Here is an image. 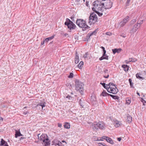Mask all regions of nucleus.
Segmentation results:
<instances>
[{
  "instance_id": "obj_1",
  "label": "nucleus",
  "mask_w": 146,
  "mask_h": 146,
  "mask_svg": "<svg viewBox=\"0 0 146 146\" xmlns=\"http://www.w3.org/2000/svg\"><path fill=\"white\" fill-rule=\"evenodd\" d=\"M101 1L98 0L95 1L93 3V6L92 8L93 11L96 13L99 16H102L103 14L106 15V9L102 7L103 4L100 5Z\"/></svg>"
},
{
  "instance_id": "obj_2",
  "label": "nucleus",
  "mask_w": 146,
  "mask_h": 146,
  "mask_svg": "<svg viewBox=\"0 0 146 146\" xmlns=\"http://www.w3.org/2000/svg\"><path fill=\"white\" fill-rule=\"evenodd\" d=\"M76 23L79 27L82 28V31H83L90 28L87 25L86 21L83 19H77Z\"/></svg>"
},
{
  "instance_id": "obj_3",
  "label": "nucleus",
  "mask_w": 146,
  "mask_h": 146,
  "mask_svg": "<svg viewBox=\"0 0 146 146\" xmlns=\"http://www.w3.org/2000/svg\"><path fill=\"white\" fill-rule=\"evenodd\" d=\"M37 137L40 140L42 141V143L43 145L48 146L50 145V141L47 135L44 134L40 135V134H38L37 135Z\"/></svg>"
},
{
  "instance_id": "obj_4",
  "label": "nucleus",
  "mask_w": 146,
  "mask_h": 146,
  "mask_svg": "<svg viewBox=\"0 0 146 146\" xmlns=\"http://www.w3.org/2000/svg\"><path fill=\"white\" fill-rule=\"evenodd\" d=\"M65 25L67 26L68 28L69 29V31L71 32L72 30L75 29L76 26L72 21L68 18L66 19V21L64 23Z\"/></svg>"
},
{
  "instance_id": "obj_5",
  "label": "nucleus",
  "mask_w": 146,
  "mask_h": 146,
  "mask_svg": "<svg viewBox=\"0 0 146 146\" xmlns=\"http://www.w3.org/2000/svg\"><path fill=\"white\" fill-rule=\"evenodd\" d=\"M75 82L76 90L77 91H78L80 90L82 91L84 86V84L83 83L78 79L75 80Z\"/></svg>"
},
{
  "instance_id": "obj_6",
  "label": "nucleus",
  "mask_w": 146,
  "mask_h": 146,
  "mask_svg": "<svg viewBox=\"0 0 146 146\" xmlns=\"http://www.w3.org/2000/svg\"><path fill=\"white\" fill-rule=\"evenodd\" d=\"M98 17L97 15L94 13H91L90 16L89 23L90 25L94 24L97 21Z\"/></svg>"
},
{
  "instance_id": "obj_7",
  "label": "nucleus",
  "mask_w": 146,
  "mask_h": 146,
  "mask_svg": "<svg viewBox=\"0 0 146 146\" xmlns=\"http://www.w3.org/2000/svg\"><path fill=\"white\" fill-rule=\"evenodd\" d=\"M103 4L102 7L105 9H109L111 7L112 5V3L110 0H107L106 2L105 3H101L100 5Z\"/></svg>"
},
{
  "instance_id": "obj_8",
  "label": "nucleus",
  "mask_w": 146,
  "mask_h": 146,
  "mask_svg": "<svg viewBox=\"0 0 146 146\" xmlns=\"http://www.w3.org/2000/svg\"><path fill=\"white\" fill-rule=\"evenodd\" d=\"M101 48L103 50V54L102 56L99 58L100 60H102L104 59L108 60V56L106 54V51L105 50V48L103 46H101Z\"/></svg>"
},
{
  "instance_id": "obj_9",
  "label": "nucleus",
  "mask_w": 146,
  "mask_h": 146,
  "mask_svg": "<svg viewBox=\"0 0 146 146\" xmlns=\"http://www.w3.org/2000/svg\"><path fill=\"white\" fill-rule=\"evenodd\" d=\"M45 104L46 103L45 102L40 101V102H39L38 103V104L37 105L36 107V108L38 110H42L43 109V107H45Z\"/></svg>"
},
{
  "instance_id": "obj_10",
  "label": "nucleus",
  "mask_w": 146,
  "mask_h": 146,
  "mask_svg": "<svg viewBox=\"0 0 146 146\" xmlns=\"http://www.w3.org/2000/svg\"><path fill=\"white\" fill-rule=\"evenodd\" d=\"M129 16H127L125 19H124L123 20L120 22V26L121 27H123L129 20Z\"/></svg>"
},
{
  "instance_id": "obj_11",
  "label": "nucleus",
  "mask_w": 146,
  "mask_h": 146,
  "mask_svg": "<svg viewBox=\"0 0 146 146\" xmlns=\"http://www.w3.org/2000/svg\"><path fill=\"white\" fill-rule=\"evenodd\" d=\"M102 138L103 139H106L108 142L111 144H114V143L112 139L108 137L103 136L102 137Z\"/></svg>"
},
{
  "instance_id": "obj_12",
  "label": "nucleus",
  "mask_w": 146,
  "mask_h": 146,
  "mask_svg": "<svg viewBox=\"0 0 146 146\" xmlns=\"http://www.w3.org/2000/svg\"><path fill=\"white\" fill-rule=\"evenodd\" d=\"M115 87H111L110 88V91H111V92L113 94H116L118 92V90L116 86Z\"/></svg>"
},
{
  "instance_id": "obj_13",
  "label": "nucleus",
  "mask_w": 146,
  "mask_h": 146,
  "mask_svg": "<svg viewBox=\"0 0 146 146\" xmlns=\"http://www.w3.org/2000/svg\"><path fill=\"white\" fill-rule=\"evenodd\" d=\"M96 32L95 31H94L92 32L91 33L88 34L86 37L84 38V40L85 41H88L90 38V36L94 34H95Z\"/></svg>"
},
{
  "instance_id": "obj_14",
  "label": "nucleus",
  "mask_w": 146,
  "mask_h": 146,
  "mask_svg": "<svg viewBox=\"0 0 146 146\" xmlns=\"http://www.w3.org/2000/svg\"><path fill=\"white\" fill-rule=\"evenodd\" d=\"M52 143L55 146H62V143L60 141L56 140L53 141Z\"/></svg>"
},
{
  "instance_id": "obj_15",
  "label": "nucleus",
  "mask_w": 146,
  "mask_h": 146,
  "mask_svg": "<svg viewBox=\"0 0 146 146\" xmlns=\"http://www.w3.org/2000/svg\"><path fill=\"white\" fill-rule=\"evenodd\" d=\"M98 123L95 122L92 124V128L94 131H96L98 129Z\"/></svg>"
},
{
  "instance_id": "obj_16",
  "label": "nucleus",
  "mask_w": 146,
  "mask_h": 146,
  "mask_svg": "<svg viewBox=\"0 0 146 146\" xmlns=\"http://www.w3.org/2000/svg\"><path fill=\"white\" fill-rule=\"evenodd\" d=\"M79 104L82 108H84L85 104V100L83 99L82 98L79 99Z\"/></svg>"
},
{
  "instance_id": "obj_17",
  "label": "nucleus",
  "mask_w": 146,
  "mask_h": 146,
  "mask_svg": "<svg viewBox=\"0 0 146 146\" xmlns=\"http://www.w3.org/2000/svg\"><path fill=\"white\" fill-rule=\"evenodd\" d=\"M98 125L99 129H103L104 128V124L102 122H98Z\"/></svg>"
},
{
  "instance_id": "obj_18",
  "label": "nucleus",
  "mask_w": 146,
  "mask_h": 146,
  "mask_svg": "<svg viewBox=\"0 0 146 146\" xmlns=\"http://www.w3.org/2000/svg\"><path fill=\"white\" fill-rule=\"evenodd\" d=\"M0 146H9L7 142L5 141L3 139H1Z\"/></svg>"
},
{
  "instance_id": "obj_19",
  "label": "nucleus",
  "mask_w": 146,
  "mask_h": 146,
  "mask_svg": "<svg viewBox=\"0 0 146 146\" xmlns=\"http://www.w3.org/2000/svg\"><path fill=\"white\" fill-rule=\"evenodd\" d=\"M127 119H126L128 123H130L132 121V117L129 114H127Z\"/></svg>"
},
{
  "instance_id": "obj_20",
  "label": "nucleus",
  "mask_w": 146,
  "mask_h": 146,
  "mask_svg": "<svg viewBox=\"0 0 146 146\" xmlns=\"http://www.w3.org/2000/svg\"><path fill=\"white\" fill-rule=\"evenodd\" d=\"M122 50V49L120 48L118 49L115 48L114 49H112V51L113 54H115L116 52L117 53H119Z\"/></svg>"
},
{
  "instance_id": "obj_21",
  "label": "nucleus",
  "mask_w": 146,
  "mask_h": 146,
  "mask_svg": "<svg viewBox=\"0 0 146 146\" xmlns=\"http://www.w3.org/2000/svg\"><path fill=\"white\" fill-rule=\"evenodd\" d=\"M76 56L75 58V63L77 64L78 63L79 61V56L77 54V52H76Z\"/></svg>"
},
{
  "instance_id": "obj_22",
  "label": "nucleus",
  "mask_w": 146,
  "mask_h": 146,
  "mask_svg": "<svg viewBox=\"0 0 146 146\" xmlns=\"http://www.w3.org/2000/svg\"><path fill=\"white\" fill-rule=\"evenodd\" d=\"M138 28H136L134 26H133L131 30L130 31L129 33L131 34H132L138 30Z\"/></svg>"
},
{
  "instance_id": "obj_23",
  "label": "nucleus",
  "mask_w": 146,
  "mask_h": 146,
  "mask_svg": "<svg viewBox=\"0 0 146 146\" xmlns=\"http://www.w3.org/2000/svg\"><path fill=\"white\" fill-rule=\"evenodd\" d=\"M22 135L20 131L16 130L15 134V137L17 138L18 137H19L21 136H22Z\"/></svg>"
},
{
  "instance_id": "obj_24",
  "label": "nucleus",
  "mask_w": 146,
  "mask_h": 146,
  "mask_svg": "<svg viewBox=\"0 0 146 146\" xmlns=\"http://www.w3.org/2000/svg\"><path fill=\"white\" fill-rule=\"evenodd\" d=\"M122 67L123 68L125 72L129 70V67L127 65H122Z\"/></svg>"
},
{
  "instance_id": "obj_25",
  "label": "nucleus",
  "mask_w": 146,
  "mask_h": 146,
  "mask_svg": "<svg viewBox=\"0 0 146 146\" xmlns=\"http://www.w3.org/2000/svg\"><path fill=\"white\" fill-rule=\"evenodd\" d=\"M109 94L106 92L105 90H104L100 94V96H108V95H109Z\"/></svg>"
},
{
  "instance_id": "obj_26",
  "label": "nucleus",
  "mask_w": 146,
  "mask_h": 146,
  "mask_svg": "<svg viewBox=\"0 0 146 146\" xmlns=\"http://www.w3.org/2000/svg\"><path fill=\"white\" fill-rule=\"evenodd\" d=\"M64 127L66 129H69L70 127V123L68 122L65 123L64 125Z\"/></svg>"
},
{
  "instance_id": "obj_27",
  "label": "nucleus",
  "mask_w": 146,
  "mask_h": 146,
  "mask_svg": "<svg viewBox=\"0 0 146 146\" xmlns=\"http://www.w3.org/2000/svg\"><path fill=\"white\" fill-rule=\"evenodd\" d=\"M120 122L118 121H115L114 126L116 127H119L120 126Z\"/></svg>"
},
{
  "instance_id": "obj_28",
  "label": "nucleus",
  "mask_w": 146,
  "mask_h": 146,
  "mask_svg": "<svg viewBox=\"0 0 146 146\" xmlns=\"http://www.w3.org/2000/svg\"><path fill=\"white\" fill-rule=\"evenodd\" d=\"M84 62L83 61H81L77 65L78 67L80 68L81 69L83 66Z\"/></svg>"
},
{
  "instance_id": "obj_29",
  "label": "nucleus",
  "mask_w": 146,
  "mask_h": 146,
  "mask_svg": "<svg viewBox=\"0 0 146 146\" xmlns=\"http://www.w3.org/2000/svg\"><path fill=\"white\" fill-rule=\"evenodd\" d=\"M129 81L130 83V87L133 88L134 87L133 86V83L132 82V80L131 79L129 78Z\"/></svg>"
},
{
  "instance_id": "obj_30",
  "label": "nucleus",
  "mask_w": 146,
  "mask_h": 146,
  "mask_svg": "<svg viewBox=\"0 0 146 146\" xmlns=\"http://www.w3.org/2000/svg\"><path fill=\"white\" fill-rule=\"evenodd\" d=\"M111 86H113L114 87L116 86L115 84H114L111 82H110L108 84H106V86H109V88H111Z\"/></svg>"
},
{
  "instance_id": "obj_31",
  "label": "nucleus",
  "mask_w": 146,
  "mask_h": 146,
  "mask_svg": "<svg viewBox=\"0 0 146 146\" xmlns=\"http://www.w3.org/2000/svg\"><path fill=\"white\" fill-rule=\"evenodd\" d=\"M136 76L137 78L139 79H144V78L140 76L139 74L138 73H137L136 74Z\"/></svg>"
},
{
  "instance_id": "obj_32",
  "label": "nucleus",
  "mask_w": 146,
  "mask_h": 146,
  "mask_svg": "<svg viewBox=\"0 0 146 146\" xmlns=\"http://www.w3.org/2000/svg\"><path fill=\"white\" fill-rule=\"evenodd\" d=\"M54 36H55V35H52V36H50V37H48V38H47V39L48 41L51 40L53 38H54Z\"/></svg>"
},
{
  "instance_id": "obj_33",
  "label": "nucleus",
  "mask_w": 146,
  "mask_h": 146,
  "mask_svg": "<svg viewBox=\"0 0 146 146\" xmlns=\"http://www.w3.org/2000/svg\"><path fill=\"white\" fill-rule=\"evenodd\" d=\"M133 58H129L128 59V60H126V63H129V62H133Z\"/></svg>"
},
{
  "instance_id": "obj_34",
  "label": "nucleus",
  "mask_w": 146,
  "mask_h": 146,
  "mask_svg": "<svg viewBox=\"0 0 146 146\" xmlns=\"http://www.w3.org/2000/svg\"><path fill=\"white\" fill-rule=\"evenodd\" d=\"M74 74L72 72H70V74L68 76L69 78H72L73 77Z\"/></svg>"
},
{
  "instance_id": "obj_35",
  "label": "nucleus",
  "mask_w": 146,
  "mask_h": 146,
  "mask_svg": "<svg viewBox=\"0 0 146 146\" xmlns=\"http://www.w3.org/2000/svg\"><path fill=\"white\" fill-rule=\"evenodd\" d=\"M100 84H101V85L102 86H103V87H104L105 88V89H106V88L107 87V86H106H106H105V85H106V84H105V83H102V82H101V83H100Z\"/></svg>"
},
{
  "instance_id": "obj_36",
  "label": "nucleus",
  "mask_w": 146,
  "mask_h": 146,
  "mask_svg": "<svg viewBox=\"0 0 146 146\" xmlns=\"http://www.w3.org/2000/svg\"><path fill=\"white\" fill-rule=\"evenodd\" d=\"M139 25V21H138L137 22V23H136V24H135L133 26H134V27H135L136 28H138V29L140 27H139V26H138V25Z\"/></svg>"
},
{
  "instance_id": "obj_37",
  "label": "nucleus",
  "mask_w": 146,
  "mask_h": 146,
  "mask_svg": "<svg viewBox=\"0 0 146 146\" xmlns=\"http://www.w3.org/2000/svg\"><path fill=\"white\" fill-rule=\"evenodd\" d=\"M89 53L88 52H86L85 54L84 55V58H87L88 57V56L89 55Z\"/></svg>"
},
{
  "instance_id": "obj_38",
  "label": "nucleus",
  "mask_w": 146,
  "mask_h": 146,
  "mask_svg": "<svg viewBox=\"0 0 146 146\" xmlns=\"http://www.w3.org/2000/svg\"><path fill=\"white\" fill-rule=\"evenodd\" d=\"M113 99H115V100H117V101H119V97L115 95L114 97H113Z\"/></svg>"
},
{
  "instance_id": "obj_39",
  "label": "nucleus",
  "mask_w": 146,
  "mask_h": 146,
  "mask_svg": "<svg viewBox=\"0 0 146 146\" xmlns=\"http://www.w3.org/2000/svg\"><path fill=\"white\" fill-rule=\"evenodd\" d=\"M106 89H107V91L108 92L110 93H111V91H110V88H109V86H107V87Z\"/></svg>"
},
{
  "instance_id": "obj_40",
  "label": "nucleus",
  "mask_w": 146,
  "mask_h": 146,
  "mask_svg": "<svg viewBox=\"0 0 146 146\" xmlns=\"http://www.w3.org/2000/svg\"><path fill=\"white\" fill-rule=\"evenodd\" d=\"M66 98H67L69 99V100H71L73 98V97L69 95H68V96H66Z\"/></svg>"
},
{
  "instance_id": "obj_41",
  "label": "nucleus",
  "mask_w": 146,
  "mask_h": 146,
  "mask_svg": "<svg viewBox=\"0 0 146 146\" xmlns=\"http://www.w3.org/2000/svg\"><path fill=\"white\" fill-rule=\"evenodd\" d=\"M141 101L143 103V105H144V104L146 103V102L145 101L143 98H141Z\"/></svg>"
},
{
  "instance_id": "obj_42",
  "label": "nucleus",
  "mask_w": 146,
  "mask_h": 146,
  "mask_svg": "<svg viewBox=\"0 0 146 146\" xmlns=\"http://www.w3.org/2000/svg\"><path fill=\"white\" fill-rule=\"evenodd\" d=\"M126 101V103L128 104H129L131 102V100L129 99L127 100Z\"/></svg>"
},
{
  "instance_id": "obj_43",
  "label": "nucleus",
  "mask_w": 146,
  "mask_h": 146,
  "mask_svg": "<svg viewBox=\"0 0 146 146\" xmlns=\"http://www.w3.org/2000/svg\"><path fill=\"white\" fill-rule=\"evenodd\" d=\"M143 21V20H142V21H140L139 23V27H140V25H141V24L142 23V22Z\"/></svg>"
},
{
  "instance_id": "obj_44",
  "label": "nucleus",
  "mask_w": 146,
  "mask_h": 146,
  "mask_svg": "<svg viewBox=\"0 0 146 146\" xmlns=\"http://www.w3.org/2000/svg\"><path fill=\"white\" fill-rule=\"evenodd\" d=\"M98 145L99 146H105V145H104L102 143H98Z\"/></svg>"
},
{
  "instance_id": "obj_45",
  "label": "nucleus",
  "mask_w": 146,
  "mask_h": 146,
  "mask_svg": "<svg viewBox=\"0 0 146 146\" xmlns=\"http://www.w3.org/2000/svg\"><path fill=\"white\" fill-rule=\"evenodd\" d=\"M58 126L59 127L61 128L62 127V124L59 123H58Z\"/></svg>"
},
{
  "instance_id": "obj_46",
  "label": "nucleus",
  "mask_w": 146,
  "mask_h": 146,
  "mask_svg": "<svg viewBox=\"0 0 146 146\" xmlns=\"http://www.w3.org/2000/svg\"><path fill=\"white\" fill-rule=\"evenodd\" d=\"M70 18L73 21H74V17H73V16H71V17H70Z\"/></svg>"
},
{
  "instance_id": "obj_47",
  "label": "nucleus",
  "mask_w": 146,
  "mask_h": 146,
  "mask_svg": "<svg viewBox=\"0 0 146 146\" xmlns=\"http://www.w3.org/2000/svg\"><path fill=\"white\" fill-rule=\"evenodd\" d=\"M135 22H136V20L135 19H134L131 21V23H134Z\"/></svg>"
},
{
  "instance_id": "obj_48",
  "label": "nucleus",
  "mask_w": 146,
  "mask_h": 146,
  "mask_svg": "<svg viewBox=\"0 0 146 146\" xmlns=\"http://www.w3.org/2000/svg\"><path fill=\"white\" fill-rule=\"evenodd\" d=\"M108 70L107 69H105L104 70V72L105 73H108Z\"/></svg>"
},
{
  "instance_id": "obj_49",
  "label": "nucleus",
  "mask_w": 146,
  "mask_h": 146,
  "mask_svg": "<svg viewBox=\"0 0 146 146\" xmlns=\"http://www.w3.org/2000/svg\"><path fill=\"white\" fill-rule=\"evenodd\" d=\"M100 139H102V138H100ZM96 141H103V140L100 139H99V138H98L96 140Z\"/></svg>"
},
{
  "instance_id": "obj_50",
  "label": "nucleus",
  "mask_w": 146,
  "mask_h": 146,
  "mask_svg": "<svg viewBox=\"0 0 146 146\" xmlns=\"http://www.w3.org/2000/svg\"><path fill=\"white\" fill-rule=\"evenodd\" d=\"M108 95V96H111L113 98V97H114V96L115 95H111V94H109Z\"/></svg>"
},
{
  "instance_id": "obj_51",
  "label": "nucleus",
  "mask_w": 146,
  "mask_h": 146,
  "mask_svg": "<svg viewBox=\"0 0 146 146\" xmlns=\"http://www.w3.org/2000/svg\"><path fill=\"white\" fill-rule=\"evenodd\" d=\"M121 137H119V138H117V140L119 141H121Z\"/></svg>"
},
{
  "instance_id": "obj_52",
  "label": "nucleus",
  "mask_w": 146,
  "mask_h": 146,
  "mask_svg": "<svg viewBox=\"0 0 146 146\" xmlns=\"http://www.w3.org/2000/svg\"><path fill=\"white\" fill-rule=\"evenodd\" d=\"M104 77L105 78H108V77H109V74H108L107 76H104Z\"/></svg>"
},
{
  "instance_id": "obj_53",
  "label": "nucleus",
  "mask_w": 146,
  "mask_h": 146,
  "mask_svg": "<svg viewBox=\"0 0 146 146\" xmlns=\"http://www.w3.org/2000/svg\"><path fill=\"white\" fill-rule=\"evenodd\" d=\"M111 34L112 33H110L107 32L106 33V35H111Z\"/></svg>"
},
{
  "instance_id": "obj_54",
  "label": "nucleus",
  "mask_w": 146,
  "mask_h": 146,
  "mask_svg": "<svg viewBox=\"0 0 146 146\" xmlns=\"http://www.w3.org/2000/svg\"><path fill=\"white\" fill-rule=\"evenodd\" d=\"M130 1V0H127V1L126 2V4H129Z\"/></svg>"
},
{
  "instance_id": "obj_55",
  "label": "nucleus",
  "mask_w": 146,
  "mask_h": 146,
  "mask_svg": "<svg viewBox=\"0 0 146 146\" xmlns=\"http://www.w3.org/2000/svg\"><path fill=\"white\" fill-rule=\"evenodd\" d=\"M88 3H89V2L88 1H86V5L88 7Z\"/></svg>"
},
{
  "instance_id": "obj_56",
  "label": "nucleus",
  "mask_w": 146,
  "mask_h": 146,
  "mask_svg": "<svg viewBox=\"0 0 146 146\" xmlns=\"http://www.w3.org/2000/svg\"><path fill=\"white\" fill-rule=\"evenodd\" d=\"M44 42L45 43L48 42V41L47 39V38H46V39L44 40Z\"/></svg>"
},
{
  "instance_id": "obj_57",
  "label": "nucleus",
  "mask_w": 146,
  "mask_h": 146,
  "mask_svg": "<svg viewBox=\"0 0 146 146\" xmlns=\"http://www.w3.org/2000/svg\"><path fill=\"white\" fill-rule=\"evenodd\" d=\"M44 41H43L42 42H41V45H43L44 44Z\"/></svg>"
},
{
  "instance_id": "obj_58",
  "label": "nucleus",
  "mask_w": 146,
  "mask_h": 146,
  "mask_svg": "<svg viewBox=\"0 0 146 146\" xmlns=\"http://www.w3.org/2000/svg\"><path fill=\"white\" fill-rule=\"evenodd\" d=\"M121 36L123 37H125V35H124L123 34H122V35H121Z\"/></svg>"
},
{
  "instance_id": "obj_59",
  "label": "nucleus",
  "mask_w": 146,
  "mask_h": 146,
  "mask_svg": "<svg viewBox=\"0 0 146 146\" xmlns=\"http://www.w3.org/2000/svg\"><path fill=\"white\" fill-rule=\"evenodd\" d=\"M137 94L139 96H140V94L138 92H137Z\"/></svg>"
},
{
  "instance_id": "obj_60",
  "label": "nucleus",
  "mask_w": 146,
  "mask_h": 146,
  "mask_svg": "<svg viewBox=\"0 0 146 146\" xmlns=\"http://www.w3.org/2000/svg\"><path fill=\"white\" fill-rule=\"evenodd\" d=\"M24 114L25 115H26L27 114V112H24Z\"/></svg>"
},
{
  "instance_id": "obj_61",
  "label": "nucleus",
  "mask_w": 146,
  "mask_h": 146,
  "mask_svg": "<svg viewBox=\"0 0 146 146\" xmlns=\"http://www.w3.org/2000/svg\"><path fill=\"white\" fill-rule=\"evenodd\" d=\"M1 120H3V118L2 117H1Z\"/></svg>"
},
{
  "instance_id": "obj_62",
  "label": "nucleus",
  "mask_w": 146,
  "mask_h": 146,
  "mask_svg": "<svg viewBox=\"0 0 146 146\" xmlns=\"http://www.w3.org/2000/svg\"><path fill=\"white\" fill-rule=\"evenodd\" d=\"M27 108V106H25V107H24V109L26 108Z\"/></svg>"
},
{
  "instance_id": "obj_63",
  "label": "nucleus",
  "mask_w": 146,
  "mask_h": 146,
  "mask_svg": "<svg viewBox=\"0 0 146 146\" xmlns=\"http://www.w3.org/2000/svg\"><path fill=\"white\" fill-rule=\"evenodd\" d=\"M62 142H65V141H64V140H62Z\"/></svg>"
},
{
  "instance_id": "obj_64",
  "label": "nucleus",
  "mask_w": 146,
  "mask_h": 146,
  "mask_svg": "<svg viewBox=\"0 0 146 146\" xmlns=\"http://www.w3.org/2000/svg\"><path fill=\"white\" fill-rule=\"evenodd\" d=\"M71 94H73V93L72 92H71Z\"/></svg>"
}]
</instances>
